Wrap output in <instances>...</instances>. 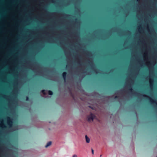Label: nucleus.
Listing matches in <instances>:
<instances>
[{"mask_svg": "<svg viewBox=\"0 0 157 157\" xmlns=\"http://www.w3.org/2000/svg\"><path fill=\"white\" fill-rule=\"evenodd\" d=\"M92 152L93 154H94V150L93 149H91Z\"/></svg>", "mask_w": 157, "mask_h": 157, "instance_id": "nucleus-8", "label": "nucleus"}, {"mask_svg": "<svg viewBox=\"0 0 157 157\" xmlns=\"http://www.w3.org/2000/svg\"><path fill=\"white\" fill-rule=\"evenodd\" d=\"M51 144H52V142L51 141H50V142H48L47 143V145L46 146H45V147H47L48 146H50Z\"/></svg>", "mask_w": 157, "mask_h": 157, "instance_id": "nucleus-4", "label": "nucleus"}, {"mask_svg": "<svg viewBox=\"0 0 157 157\" xmlns=\"http://www.w3.org/2000/svg\"><path fill=\"white\" fill-rule=\"evenodd\" d=\"M73 157H77V156L76 155H74L73 156Z\"/></svg>", "mask_w": 157, "mask_h": 157, "instance_id": "nucleus-7", "label": "nucleus"}, {"mask_svg": "<svg viewBox=\"0 0 157 157\" xmlns=\"http://www.w3.org/2000/svg\"><path fill=\"white\" fill-rule=\"evenodd\" d=\"M63 76L64 80H65V78L66 75V73L65 72H64L63 74Z\"/></svg>", "mask_w": 157, "mask_h": 157, "instance_id": "nucleus-5", "label": "nucleus"}, {"mask_svg": "<svg viewBox=\"0 0 157 157\" xmlns=\"http://www.w3.org/2000/svg\"><path fill=\"white\" fill-rule=\"evenodd\" d=\"M10 131H13L14 130V129H13L12 127H11V124H10Z\"/></svg>", "mask_w": 157, "mask_h": 157, "instance_id": "nucleus-6", "label": "nucleus"}, {"mask_svg": "<svg viewBox=\"0 0 157 157\" xmlns=\"http://www.w3.org/2000/svg\"><path fill=\"white\" fill-rule=\"evenodd\" d=\"M150 84H151V81H150Z\"/></svg>", "mask_w": 157, "mask_h": 157, "instance_id": "nucleus-11", "label": "nucleus"}, {"mask_svg": "<svg viewBox=\"0 0 157 157\" xmlns=\"http://www.w3.org/2000/svg\"><path fill=\"white\" fill-rule=\"evenodd\" d=\"M10 147L11 148V150H12V147L10 146Z\"/></svg>", "mask_w": 157, "mask_h": 157, "instance_id": "nucleus-10", "label": "nucleus"}, {"mask_svg": "<svg viewBox=\"0 0 157 157\" xmlns=\"http://www.w3.org/2000/svg\"><path fill=\"white\" fill-rule=\"evenodd\" d=\"M95 116L92 113H90V114L87 117V120L90 122H92L94 118H95Z\"/></svg>", "mask_w": 157, "mask_h": 157, "instance_id": "nucleus-1", "label": "nucleus"}, {"mask_svg": "<svg viewBox=\"0 0 157 157\" xmlns=\"http://www.w3.org/2000/svg\"><path fill=\"white\" fill-rule=\"evenodd\" d=\"M85 138L86 142L87 143H89L90 141V139L86 135H85Z\"/></svg>", "mask_w": 157, "mask_h": 157, "instance_id": "nucleus-3", "label": "nucleus"}, {"mask_svg": "<svg viewBox=\"0 0 157 157\" xmlns=\"http://www.w3.org/2000/svg\"><path fill=\"white\" fill-rule=\"evenodd\" d=\"M26 100H28V97H27L26 98Z\"/></svg>", "mask_w": 157, "mask_h": 157, "instance_id": "nucleus-9", "label": "nucleus"}, {"mask_svg": "<svg viewBox=\"0 0 157 157\" xmlns=\"http://www.w3.org/2000/svg\"><path fill=\"white\" fill-rule=\"evenodd\" d=\"M42 92L45 95L47 94L48 93L49 95H51L53 94V92L51 90L46 91L45 92V90H42Z\"/></svg>", "mask_w": 157, "mask_h": 157, "instance_id": "nucleus-2", "label": "nucleus"}]
</instances>
